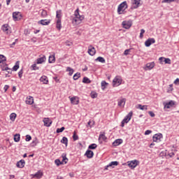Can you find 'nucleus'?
Here are the masks:
<instances>
[{
  "mask_svg": "<svg viewBox=\"0 0 179 179\" xmlns=\"http://www.w3.org/2000/svg\"><path fill=\"white\" fill-rule=\"evenodd\" d=\"M74 15L75 17L73 18V23H80V22L85 19V16L80 15V14H79V8L76 10Z\"/></svg>",
  "mask_w": 179,
  "mask_h": 179,
  "instance_id": "nucleus-1",
  "label": "nucleus"
},
{
  "mask_svg": "<svg viewBox=\"0 0 179 179\" xmlns=\"http://www.w3.org/2000/svg\"><path fill=\"white\" fill-rule=\"evenodd\" d=\"M132 115H133V113L132 111H130L128 113V115L122 121L121 127H124L125 126V124H128V122L131 121V118H132Z\"/></svg>",
  "mask_w": 179,
  "mask_h": 179,
  "instance_id": "nucleus-2",
  "label": "nucleus"
},
{
  "mask_svg": "<svg viewBox=\"0 0 179 179\" xmlns=\"http://www.w3.org/2000/svg\"><path fill=\"white\" fill-rule=\"evenodd\" d=\"M122 83V78H121V76H116L113 80V87H117V86H120Z\"/></svg>",
  "mask_w": 179,
  "mask_h": 179,
  "instance_id": "nucleus-3",
  "label": "nucleus"
},
{
  "mask_svg": "<svg viewBox=\"0 0 179 179\" xmlns=\"http://www.w3.org/2000/svg\"><path fill=\"white\" fill-rule=\"evenodd\" d=\"M138 164H139V161L136 159L127 162V165L129 167H130V169H135Z\"/></svg>",
  "mask_w": 179,
  "mask_h": 179,
  "instance_id": "nucleus-4",
  "label": "nucleus"
},
{
  "mask_svg": "<svg viewBox=\"0 0 179 179\" xmlns=\"http://www.w3.org/2000/svg\"><path fill=\"white\" fill-rule=\"evenodd\" d=\"M128 8V5L127 4V1H123L122 3H120L117 8V12L120 14L122 9H127Z\"/></svg>",
  "mask_w": 179,
  "mask_h": 179,
  "instance_id": "nucleus-5",
  "label": "nucleus"
},
{
  "mask_svg": "<svg viewBox=\"0 0 179 179\" xmlns=\"http://www.w3.org/2000/svg\"><path fill=\"white\" fill-rule=\"evenodd\" d=\"M156 43V40L153 38H149L147 41L145 42V47H150L152 44H155Z\"/></svg>",
  "mask_w": 179,
  "mask_h": 179,
  "instance_id": "nucleus-6",
  "label": "nucleus"
},
{
  "mask_svg": "<svg viewBox=\"0 0 179 179\" xmlns=\"http://www.w3.org/2000/svg\"><path fill=\"white\" fill-rule=\"evenodd\" d=\"M88 54L92 57L96 55V48H94L92 45L88 47Z\"/></svg>",
  "mask_w": 179,
  "mask_h": 179,
  "instance_id": "nucleus-7",
  "label": "nucleus"
},
{
  "mask_svg": "<svg viewBox=\"0 0 179 179\" xmlns=\"http://www.w3.org/2000/svg\"><path fill=\"white\" fill-rule=\"evenodd\" d=\"M163 138V135L162 134H155L152 137L153 142H160V139Z\"/></svg>",
  "mask_w": 179,
  "mask_h": 179,
  "instance_id": "nucleus-8",
  "label": "nucleus"
},
{
  "mask_svg": "<svg viewBox=\"0 0 179 179\" xmlns=\"http://www.w3.org/2000/svg\"><path fill=\"white\" fill-rule=\"evenodd\" d=\"M122 26L124 29H128L131 28V26H132V23L129 21H123Z\"/></svg>",
  "mask_w": 179,
  "mask_h": 179,
  "instance_id": "nucleus-9",
  "label": "nucleus"
},
{
  "mask_svg": "<svg viewBox=\"0 0 179 179\" xmlns=\"http://www.w3.org/2000/svg\"><path fill=\"white\" fill-rule=\"evenodd\" d=\"M43 123L45 127H51V124H52V121L50 120L48 117H45L43 119Z\"/></svg>",
  "mask_w": 179,
  "mask_h": 179,
  "instance_id": "nucleus-10",
  "label": "nucleus"
},
{
  "mask_svg": "<svg viewBox=\"0 0 179 179\" xmlns=\"http://www.w3.org/2000/svg\"><path fill=\"white\" fill-rule=\"evenodd\" d=\"M131 3L133 5V8L136 9L139 8V5H141V0H131Z\"/></svg>",
  "mask_w": 179,
  "mask_h": 179,
  "instance_id": "nucleus-11",
  "label": "nucleus"
},
{
  "mask_svg": "<svg viewBox=\"0 0 179 179\" xmlns=\"http://www.w3.org/2000/svg\"><path fill=\"white\" fill-rule=\"evenodd\" d=\"M176 104V102L174 101H170L167 103H164V108H171V107H173Z\"/></svg>",
  "mask_w": 179,
  "mask_h": 179,
  "instance_id": "nucleus-12",
  "label": "nucleus"
},
{
  "mask_svg": "<svg viewBox=\"0 0 179 179\" xmlns=\"http://www.w3.org/2000/svg\"><path fill=\"white\" fill-rule=\"evenodd\" d=\"M85 156H87L88 159H92V157L94 156V153L93 152V151L87 150L85 154Z\"/></svg>",
  "mask_w": 179,
  "mask_h": 179,
  "instance_id": "nucleus-13",
  "label": "nucleus"
},
{
  "mask_svg": "<svg viewBox=\"0 0 179 179\" xmlns=\"http://www.w3.org/2000/svg\"><path fill=\"white\" fill-rule=\"evenodd\" d=\"M39 24H42V26H48L50 23H51V20H41L38 22Z\"/></svg>",
  "mask_w": 179,
  "mask_h": 179,
  "instance_id": "nucleus-14",
  "label": "nucleus"
},
{
  "mask_svg": "<svg viewBox=\"0 0 179 179\" xmlns=\"http://www.w3.org/2000/svg\"><path fill=\"white\" fill-rule=\"evenodd\" d=\"M126 101H127V99L125 98L118 99L117 106H119L120 107H124V106H125Z\"/></svg>",
  "mask_w": 179,
  "mask_h": 179,
  "instance_id": "nucleus-15",
  "label": "nucleus"
},
{
  "mask_svg": "<svg viewBox=\"0 0 179 179\" xmlns=\"http://www.w3.org/2000/svg\"><path fill=\"white\" fill-rule=\"evenodd\" d=\"M24 164H26L24 160L21 159L17 163V167H19V169H23V167H24Z\"/></svg>",
  "mask_w": 179,
  "mask_h": 179,
  "instance_id": "nucleus-16",
  "label": "nucleus"
},
{
  "mask_svg": "<svg viewBox=\"0 0 179 179\" xmlns=\"http://www.w3.org/2000/svg\"><path fill=\"white\" fill-rule=\"evenodd\" d=\"M19 17H20V12L13 13V20H15L16 22L17 20H19Z\"/></svg>",
  "mask_w": 179,
  "mask_h": 179,
  "instance_id": "nucleus-17",
  "label": "nucleus"
},
{
  "mask_svg": "<svg viewBox=\"0 0 179 179\" xmlns=\"http://www.w3.org/2000/svg\"><path fill=\"white\" fill-rule=\"evenodd\" d=\"M33 178H41L43 177V172L38 171L37 173L32 175Z\"/></svg>",
  "mask_w": 179,
  "mask_h": 179,
  "instance_id": "nucleus-18",
  "label": "nucleus"
},
{
  "mask_svg": "<svg viewBox=\"0 0 179 179\" xmlns=\"http://www.w3.org/2000/svg\"><path fill=\"white\" fill-rule=\"evenodd\" d=\"M34 103V99H33V96H29V97L27 98L26 99V103L29 104L31 106Z\"/></svg>",
  "mask_w": 179,
  "mask_h": 179,
  "instance_id": "nucleus-19",
  "label": "nucleus"
},
{
  "mask_svg": "<svg viewBox=\"0 0 179 179\" xmlns=\"http://www.w3.org/2000/svg\"><path fill=\"white\" fill-rule=\"evenodd\" d=\"M70 100L72 104H79V99L76 96L71 98Z\"/></svg>",
  "mask_w": 179,
  "mask_h": 179,
  "instance_id": "nucleus-20",
  "label": "nucleus"
},
{
  "mask_svg": "<svg viewBox=\"0 0 179 179\" xmlns=\"http://www.w3.org/2000/svg\"><path fill=\"white\" fill-rule=\"evenodd\" d=\"M121 143H122V139L118 138V139H116L113 143V146H119V145H121Z\"/></svg>",
  "mask_w": 179,
  "mask_h": 179,
  "instance_id": "nucleus-21",
  "label": "nucleus"
},
{
  "mask_svg": "<svg viewBox=\"0 0 179 179\" xmlns=\"http://www.w3.org/2000/svg\"><path fill=\"white\" fill-rule=\"evenodd\" d=\"M146 68L150 71L151 69H153V68H155V62H150V63H148L146 64Z\"/></svg>",
  "mask_w": 179,
  "mask_h": 179,
  "instance_id": "nucleus-22",
  "label": "nucleus"
},
{
  "mask_svg": "<svg viewBox=\"0 0 179 179\" xmlns=\"http://www.w3.org/2000/svg\"><path fill=\"white\" fill-rule=\"evenodd\" d=\"M45 56H43L42 57L37 59V64H43V62H45Z\"/></svg>",
  "mask_w": 179,
  "mask_h": 179,
  "instance_id": "nucleus-23",
  "label": "nucleus"
},
{
  "mask_svg": "<svg viewBox=\"0 0 179 179\" xmlns=\"http://www.w3.org/2000/svg\"><path fill=\"white\" fill-rule=\"evenodd\" d=\"M62 157L63 159L62 163L66 164L68 163V158L66 157V154H62Z\"/></svg>",
  "mask_w": 179,
  "mask_h": 179,
  "instance_id": "nucleus-24",
  "label": "nucleus"
},
{
  "mask_svg": "<svg viewBox=\"0 0 179 179\" xmlns=\"http://www.w3.org/2000/svg\"><path fill=\"white\" fill-rule=\"evenodd\" d=\"M95 61H98L99 62H101V64H106V59L102 57H98Z\"/></svg>",
  "mask_w": 179,
  "mask_h": 179,
  "instance_id": "nucleus-25",
  "label": "nucleus"
},
{
  "mask_svg": "<svg viewBox=\"0 0 179 179\" xmlns=\"http://www.w3.org/2000/svg\"><path fill=\"white\" fill-rule=\"evenodd\" d=\"M137 108H139L140 110H148V106L147 105H141V104H138L137 106Z\"/></svg>",
  "mask_w": 179,
  "mask_h": 179,
  "instance_id": "nucleus-26",
  "label": "nucleus"
},
{
  "mask_svg": "<svg viewBox=\"0 0 179 179\" xmlns=\"http://www.w3.org/2000/svg\"><path fill=\"white\" fill-rule=\"evenodd\" d=\"M56 27H57V29H58V30H61V29L62 27L61 25V19H57Z\"/></svg>",
  "mask_w": 179,
  "mask_h": 179,
  "instance_id": "nucleus-27",
  "label": "nucleus"
},
{
  "mask_svg": "<svg viewBox=\"0 0 179 179\" xmlns=\"http://www.w3.org/2000/svg\"><path fill=\"white\" fill-rule=\"evenodd\" d=\"M49 64H52L55 62V55H50L49 57Z\"/></svg>",
  "mask_w": 179,
  "mask_h": 179,
  "instance_id": "nucleus-28",
  "label": "nucleus"
},
{
  "mask_svg": "<svg viewBox=\"0 0 179 179\" xmlns=\"http://www.w3.org/2000/svg\"><path fill=\"white\" fill-rule=\"evenodd\" d=\"M160 59H164V62H165V64H171V60L169 58L160 57Z\"/></svg>",
  "mask_w": 179,
  "mask_h": 179,
  "instance_id": "nucleus-29",
  "label": "nucleus"
},
{
  "mask_svg": "<svg viewBox=\"0 0 179 179\" xmlns=\"http://www.w3.org/2000/svg\"><path fill=\"white\" fill-rule=\"evenodd\" d=\"M66 71L69 72V76H72V75H73V72H74L73 69L71 67H67Z\"/></svg>",
  "mask_w": 179,
  "mask_h": 179,
  "instance_id": "nucleus-30",
  "label": "nucleus"
},
{
  "mask_svg": "<svg viewBox=\"0 0 179 179\" xmlns=\"http://www.w3.org/2000/svg\"><path fill=\"white\" fill-rule=\"evenodd\" d=\"M61 143L66 145V146H68V138L63 137L62 139L61 140Z\"/></svg>",
  "mask_w": 179,
  "mask_h": 179,
  "instance_id": "nucleus-31",
  "label": "nucleus"
},
{
  "mask_svg": "<svg viewBox=\"0 0 179 179\" xmlns=\"http://www.w3.org/2000/svg\"><path fill=\"white\" fill-rule=\"evenodd\" d=\"M176 152H177V150H173L172 152H168V156H169V157H174Z\"/></svg>",
  "mask_w": 179,
  "mask_h": 179,
  "instance_id": "nucleus-32",
  "label": "nucleus"
},
{
  "mask_svg": "<svg viewBox=\"0 0 179 179\" xmlns=\"http://www.w3.org/2000/svg\"><path fill=\"white\" fill-rule=\"evenodd\" d=\"M14 141L15 142H19L20 141V134H16L15 136H14Z\"/></svg>",
  "mask_w": 179,
  "mask_h": 179,
  "instance_id": "nucleus-33",
  "label": "nucleus"
},
{
  "mask_svg": "<svg viewBox=\"0 0 179 179\" xmlns=\"http://www.w3.org/2000/svg\"><path fill=\"white\" fill-rule=\"evenodd\" d=\"M114 166H118V162L115 161V162H110L109 165H108V167H114Z\"/></svg>",
  "mask_w": 179,
  "mask_h": 179,
  "instance_id": "nucleus-34",
  "label": "nucleus"
},
{
  "mask_svg": "<svg viewBox=\"0 0 179 179\" xmlns=\"http://www.w3.org/2000/svg\"><path fill=\"white\" fill-rule=\"evenodd\" d=\"M79 78H80V73H76L74 74L73 79L74 80H78L79 79Z\"/></svg>",
  "mask_w": 179,
  "mask_h": 179,
  "instance_id": "nucleus-35",
  "label": "nucleus"
},
{
  "mask_svg": "<svg viewBox=\"0 0 179 179\" xmlns=\"http://www.w3.org/2000/svg\"><path fill=\"white\" fill-rule=\"evenodd\" d=\"M93 125H94V121L93 120H90L88 122H87V128H92V127H93Z\"/></svg>",
  "mask_w": 179,
  "mask_h": 179,
  "instance_id": "nucleus-36",
  "label": "nucleus"
},
{
  "mask_svg": "<svg viewBox=\"0 0 179 179\" xmlns=\"http://www.w3.org/2000/svg\"><path fill=\"white\" fill-rule=\"evenodd\" d=\"M10 120L11 121H15V120H16V113H13L10 115Z\"/></svg>",
  "mask_w": 179,
  "mask_h": 179,
  "instance_id": "nucleus-37",
  "label": "nucleus"
},
{
  "mask_svg": "<svg viewBox=\"0 0 179 179\" xmlns=\"http://www.w3.org/2000/svg\"><path fill=\"white\" fill-rule=\"evenodd\" d=\"M83 83H92V81L87 77H84L83 79Z\"/></svg>",
  "mask_w": 179,
  "mask_h": 179,
  "instance_id": "nucleus-38",
  "label": "nucleus"
},
{
  "mask_svg": "<svg viewBox=\"0 0 179 179\" xmlns=\"http://www.w3.org/2000/svg\"><path fill=\"white\" fill-rule=\"evenodd\" d=\"M56 17L57 18V19H61V16H62V12L61 11V10H57V12H56Z\"/></svg>",
  "mask_w": 179,
  "mask_h": 179,
  "instance_id": "nucleus-39",
  "label": "nucleus"
},
{
  "mask_svg": "<svg viewBox=\"0 0 179 179\" xmlns=\"http://www.w3.org/2000/svg\"><path fill=\"white\" fill-rule=\"evenodd\" d=\"M6 61V57L3 55H0V64L5 62Z\"/></svg>",
  "mask_w": 179,
  "mask_h": 179,
  "instance_id": "nucleus-40",
  "label": "nucleus"
},
{
  "mask_svg": "<svg viewBox=\"0 0 179 179\" xmlns=\"http://www.w3.org/2000/svg\"><path fill=\"white\" fill-rule=\"evenodd\" d=\"M102 139V141H106L107 139V137L106 136V134H102L99 135V140Z\"/></svg>",
  "mask_w": 179,
  "mask_h": 179,
  "instance_id": "nucleus-41",
  "label": "nucleus"
},
{
  "mask_svg": "<svg viewBox=\"0 0 179 179\" xmlns=\"http://www.w3.org/2000/svg\"><path fill=\"white\" fill-rule=\"evenodd\" d=\"M101 85L102 90H104L107 85H108V83H107L106 81L103 80L101 82Z\"/></svg>",
  "mask_w": 179,
  "mask_h": 179,
  "instance_id": "nucleus-42",
  "label": "nucleus"
},
{
  "mask_svg": "<svg viewBox=\"0 0 179 179\" xmlns=\"http://www.w3.org/2000/svg\"><path fill=\"white\" fill-rule=\"evenodd\" d=\"M97 148V145L96 143H92L89 145L88 149H96Z\"/></svg>",
  "mask_w": 179,
  "mask_h": 179,
  "instance_id": "nucleus-43",
  "label": "nucleus"
},
{
  "mask_svg": "<svg viewBox=\"0 0 179 179\" xmlns=\"http://www.w3.org/2000/svg\"><path fill=\"white\" fill-rule=\"evenodd\" d=\"M64 131H65V127H62V128H58L57 129V134H60V132H64Z\"/></svg>",
  "mask_w": 179,
  "mask_h": 179,
  "instance_id": "nucleus-44",
  "label": "nucleus"
},
{
  "mask_svg": "<svg viewBox=\"0 0 179 179\" xmlns=\"http://www.w3.org/2000/svg\"><path fill=\"white\" fill-rule=\"evenodd\" d=\"M31 68H32L33 71H38L39 68L37 67V64H34L31 65Z\"/></svg>",
  "mask_w": 179,
  "mask_h": 179,
  "instance_id": "nucleus-45",
  "label": "nucleus"
},
{
  "mask_svg": "<svg viewBox=\"0 0 179 179\" xmlns=\"http://www.w3.org/2000/svg\"><path fill=\"white\" fill-rule=\"evenodd\" d=\"M19 68V62H17L15 65L13 67V71H17V69Z\"/></svg>",
  "mask_w": 179,
  "mask_h": 179,
  "instance_id": "nucleus-46",
  "label": "nucleus"
},
{
  "mask_svg": "<svg viewBox=\"0 0 179 179\" xmlns=\"http://www.w3.org/2000/svg\"><path fill=\"white\" fill-rule=\"evenodd\" d=\"M47 10H43L42 12H41V16L42 17H47Z\"/></svg>",
  "mask_w": 179,
  "mask_h": 179,
  "instance_id": "nucleus-47",
  "label": "nucleus"
},
{
  "mask_svg": "<svg viewBox=\"0 0 179 179\" xmlns=\"http://www.w3.org/2000/svg\"><path fill=\"white\" fill-rule=\"evenodd\" d=\"M176 0H163L162 3H171V2H174Z\"/></svg>",
  "mask_w": 179,
  "mask_h": 179,
  "instance_id": "nucleus-48",
  "label": "nucleus"
},
{
  "mask_svg": "<svg viewBox=\"0 0 179 179\" xmlns=\"http://www.w3.org/2000/svg\"><path fill=\"white\" fill-rule=\"evenodd\" d=\"M41 82H44L45 83V82H48V80H47V76H42L41 78Z\"/></svg>",
  "mask_w": 179,
  "mask_h": 179,
  "instance_id": "nucleus-49",
  "label": "nucleus"
},
{
  "mask_svg": "<svg viewBox=\"0 0 179 179\" xmlns=\"http://www.w3.org/2000/svg\"><path fill=\"white\" fill-rule=\"evenodd\" d=\"M2 30L3 31H8V30H9V29L8 28V25L3 24L2 27Z\"/></svg>",
  "mask_w": 179,
  "mask_h": 179,
  "instance_id": "nucleus-50",
  "label": "nucleus"
},
{
  "mask_svg": "<svg viewBox=\"0 0 179 179\" xmlns=\"http://www.w3.org/2000/svg\"><path fill=\"white\" fill-rule=\"evenodd\" d=\"M143 34H145V29H141L140 38H143Z\"/></svg>",
  "mask_w": 179,
  "mask_h": 179,
  "instance_id": "nucleus-51",
  "label": "nucleus"
},
{
  "mask_svg": "<svg viewBox=\"0 0 179 179\" xmlns=\"http://www.w3.org/2000/svg\"><path fill=\"white\" fill-rule=\"evenodd\" d=\"M26 142H30L31 141V136L30 135H27L26 138H25Z\"/></svg>",
  "mask_w": 179,
  "mask_h": 179,
  "instance_id": "nucleus-52",
  "label": "nucleus"
},
{
  "mask_svg": "<svg viewBox=\"0 0 179 179\" xmlns=\"http://www.w3.org/2000/svg\"><path fill=\"white\" fill-rule=\"evenodd\" d=\"M91 97H92V99H96V98H97V93H96V92H92V93H91Z\"/></svg>",
  "mask_w": 179,
  "mask_h": 179,
  "instance_id": "nucleus-53",
  "label": "nucleus"
},
{
  "mask_svg": "<svg viewBox=\"0 0 179 179\" xmlns=\"http://www.w3.org/2000/svg\"><path fill=\"white\" fill-rule=\"evenodd\" d=\"M55 164H57V166H61V164H62V162H61V161L59 159H56L55 160Z\"/></svg>",
  "mask_w": 179,
  "mask_h": 179,
  "instance_id": "nucleus-54",
  "label": "nucleus"
},
{
  "mask_svg": "<svg viewBox=\"0 0 179 179\" xmlns=\"http://www.w3.org/2000/svg\"><path fill=\"white\" fill-rule=\"evenodd\" d=\"M73 141H78V139H79V137L78 136V135H76V134L75 132L73 135Z\"/></svg>",
  "mask_w": 179,
  "mask_h": 179,
  "instance_id": "nucleus-55",
  "label": "nucleus"
},
{
  "mask_svg": "<svg viewBox=\"0 0 179 179\" xmlns=\"http://www.w3.org/2000/svg\"><path fill=\"white\" fill-rule=\"evenodd\" d=\"M18 76H19L20 78H22V76H23V70H20L18 72Z\"/></svg>",
  "mask_w": 179,
  "mask_h": 179,
  "instance_id": "nucleus-56",
  "label": "nucleus"
},
{
  "mask_svg": "<svg viewBox=\"0 0 179 179\" xmlns=\"http://www.w3.org/2000/svg\"><path fill=\"white\" fill-rule=\"evenodd\" d=\"M129 51H131V50H129V49H127V50H124V55H129Z\"/></svg>",
  "mask_w": 179,
  "mask_h": 179,
  "instance_id": "nucleus-57",
  "label": "nucleus"
},
{
  "mask_svg": "<svg viewBox=\"0 0 179 179\" xmlns=\"http://www.w3.org/2000/svg\"><path fill=\"white\" fill-rule=\"evenodd\" d=\"M150 134H152L151 130H147L145 131V135H150Z\"/></svg>",
  "mask_w": 179,
  "mask_h": 179,
  "instance_id": "nucleus-58",
  "label": "nucleus"
},
{
  "mask_svg": "<svg viewBox=\"0 0 179 179\" xmlns=\"http://www.w3.org/2000/svg\"><path fill=\"white\" fill-rule=\"evenodd\" d=\"M148 114L150 115V117H155V113H153L152 111H149L148 112Z\"/></svg>",
  "mask_w": 179,
  "mask_h": 179,
  "instance_id": "nucleus-59",
  "label": "nucleus"
},
{
  "mask_svg": "<svg viewBox=\"0 0 179 179\" xmlns=\"http://www.w3.org/2000/svg\"><path fill=\"white\" fill-rule=\"evenodd\" d=\"M8 89H9V85H6L3 87L4 92H7Z\"/></svg>",
  "mask_w": 179,
  "mask_h": 179,
  "instance_id": "nucleus-60",
  "label": "nucleus"
},
{
  "mask_svg": "<svg viewBox=\"0 0 179 179\" xmlns=\"http://www.w3.org/2000/svg\"><path fill=\"white\" fill-rule=\"evenodd\" d=\"M175 85H179V78H176V80L174 81Z\"/></svg>",
  "mask_w": 179,
  "mask_h": 179,
  "instance_id": "nucleus-61",
  "label": "nucleus"
},
{
  "mask_svg": "<svg viewBox=\"0 0 179 179\" xmlns=\"http://www.w3.org/2000/svg\"><path fill=\"white\" fill-rule=\"evenodd\" d=\"M159 64H163V62H164V59H160V57L159 59Z\"/></svg>",
  "mask_w": 179,
  "mask_h": 179,
  "instance_id": "nucleus-62",
  "label": "nucleus"
},
{
  "mask_svg": "<svg viewBox=\"0 0 179 179\" xmlns=\"http://www.w3.org/2000/svg\"><path fill=\"white\" fill-rule=\"evenodd\" d=\"M3 71H10V69H9V67H6L5 69H3Z\"/></svg>",
  "mask_w": 179,
  "mask_h": 179,
  "instance_id": "nucleus-63",
  "label": "nucleus"
},
{
  "mask_svg": "<svg viewBox=\"0 0 179 179\" xmlns=\"http://www.w3.org/2000/svg\"><path fill=\"white\" fill-rule=\"evenodd\" d=\"M12 0H6V3H7V5H9L10 3V1H11Z\"/></svg>",
  "mask_w": 179,
  "mask_h": 179,
  "instance_id": "nucleus-64",
  "label": "nucleus"
}]
</instances>
